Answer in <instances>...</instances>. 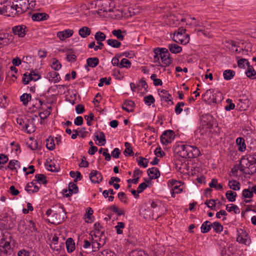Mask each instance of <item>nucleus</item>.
<instances>
[{
	"instance_id": "nucleus-1",
	"label": "nucleus",
	"mask_w": 256,
	"mask_h": 256,
	"mask_svg": "<svg viewBox=\"0 0 256 256\" xmlns=\"http://www.w3.org/2000/svg\"><path fill=\"white\" fill-rule=\"evenodd\" d=\"M256 164V158L253 156H244L240 159L238 168L246 174L252 175L256 172V166L250 167Z\"/></svg>"
},
{
	"instance_id": "nucleus-2",
	"label": "nucleus",
	"mask_w": 256,
	"mask_h": 256,
	"mask_svg": "<svg viewBox=\"0 0 256 256\" xmlns=\"http://www.w3.org/2000/svg\"><path fill=\"white\" fill-rule=\"evenodd\" d=\"M178 153L183 158H192L198 157L200 154L199 149L195 146H190L188 144H182L178 146Z\"/></svg>"
},
{
	"instance_id": "nucleus-3",
	"label": "nucleus",
	"mask_w": 256,
	"mask_h": 256,
	"mask_svg": "<svg viewBox=\"0 0 256 256\" xmlns=\"http://www.w3.org/2000/svg\"><path fill=\"white\" fill-rule=\"evenodd\" d=\"M0 14L14 17L18 15V11L12 0H6L0 3Z\"/></svg>"
},
{
	"instance_id": "nucleus-4",
	"label": "nucleus",
	"mask_w": 256,
	"mask_h": 256,
	"mask_svg": "<svg viewBox=\"0 0 256 256\" xmlns=\"http://www.w3.org/2000/svg\"><path fill=\"white\" fill-rule=\"evenodd\" d=\"M66 212L64 207L59 205L58 207L54 208L53 214L52 216V224H62L66 218Z\"/></svg>"
},
{
	"instance_id": "nucleus-5",
	"label": "nucleus",
	"mask_w": 256,
	"mask_h": 256,
	"mask_svg": "<svg viewBox=\"0 0 256 256\" xmlns=\"http://www.w3.org/2000/svg\"><path fill=\"white\" fill-rule=\"evenodd\" d=\"M186 30L183 28H178V32H175L173 37V40L177 43H180L182 44H186L190 41V36L188 34H186V38H182V34H185Z\"/></svg>"
},
{
	"instance_id": "nucleus-6",
	"label": "nucleus",
	"mask_w": 256,
	"mask_h": 256,
	"mask_svg": "<svg viewBox=\"0 0 256 256\" xmlns=\"http://www.w3.org/2000/svg\"><path fill=\"white\" fill-rule=\"evenodd\" d=\"M18 11V16L26 12L28 9V0H12Z\"/></svg>"
},
{
	"instance_id": "nucleus-7",
	"label": "nucleus",
	"mask_w": 256,
	"mask_h": 256,
	"mask_svg": "<svg viewBox=\"0 0 256 256\" xmlns=\"http://www.w3.org/2000/svg\"><path fill=\"white\" fill-rule=\"evenodd\" d=\"M175 138L174 132L172 130H167L164 131L160 136L161 142L167 146L174 140Z\"/></svg>"
},
{
	"instance_id": "nucleus-8",
	"label": "nucleus",
	"mask_w": 256,
	"mask_h": 256,
	"mask_svg": "<svg viewBox=\"0 0 256 256\" xmlns=\"http://www.w3.org/2000/svg\"><path fill=\"white\" fill-rule=\"evenodd\" d=\"M212 116L209 114H206L203 115L202 118V127L204 128V126H206V129L210 130L212 128L213 123L212 122Z\"/></svg>"
},
{
	"instance_id": "nucleus-9",
	"label": "nucleus",
	"mask_w": 256,
	"mask_h": 256,
	"mask_svg": "<svg viewBox=\"0 0 256 256\" xmlns=\"http://www.w3.org/2000/svg\"><path fill=\"white\" fill-rule=\"evenodd\" d=\"M89 177L91 182L94 184H99L102 180V174L96 170H92Z\"/></svg>"
},
{
	"instance_id": "nucleus-10",
	"label": "nucleus",
	"mask_w": 256,
	"mask_h": 256,
	"mask_svg": "<svg viewBox=\"0 0 256 256\" xmlns=\"http://www.w3.org/2000/svg\"><path fill=\"white\" fill-rule=\"evenodd\" d=\"M27 28L24 25H18L12 28V30L15 35H18L20 38H24L26 35V29Z\"/></svg>"
},
{
	"instance_id": "nucleus-11",
	"label": "nucleus",
	"mask_w": 256,
	"mask_h": 256,
	"mask_svg": "<svg viewBox=\"0 0 256 256\" xmlns=\"http://www.w3.org/2000/svg\"><path fill=\"white\" fill-rule=\"evenodd\" d=\"M74 30H72L67 29L64 31L58 32L57 36L61 40H64L66 38H70L72 36Z\"/></svg>"
},
{
	"instance_id": "nucleus-12",
	"label": "nucleus",
	"mask_w": 256,
	"mask_h": 256,
	"mask_svg": "<svg viewBox=\"0 0 256 256\" xmlns=\"http://www.w3.org/2000/svg\"><path fill=\"white\" fill-rule=\"evenodd\" d=\"M34 120V118H33L30 122V120H28L27 122L25 124L23 127V128L28 134H30L36 130V127L34 126V124L33 123Z\"/></svg>"
},
{
	"instance_id": "nucleus-13",
	"label": "nucleus",
	"mask_w": 256,
	"mask_h": 256,
	"mask_svg": "<svg viewBox=\"0 0 256 256\" xmlns=\"http://www.w3.org/2000/svg\"><path fill=\"white\" fill-rule=\"evenodd\" d=\"M49 18V16L44 12L34 13L32 16V19L34 21H42L46 20Z\"/></svg>"
},
{
	"instance_id": "nucleus-14",
	"label": "nucleus",
	"mask_w": 256,
	"mask_h": 256,
	"mask_svg": "<svg viewBox=\"0 0 256 256\" xmlns=\"http://www.w3.org/2000/svg\"><path fill=\"white\" fill-rule=\"evenodd\" d=\"M40 78V76H38V77L36 78L32 76V72H31L28 76L27 75L26 73H25L24 74V76L22 78V82L24 84H28L30 81V80H34L36 81L38 80H39Z\"/></svg>"
},
{
	"instance_id": "nucleus-15",
	"label": "nucleus",
	"mask_w": 256,
	"mask_h": 256,
	"mask_svg": "<svg viewBox=\"0 0 256 256\" xmlns=\"http://www.w3.org/2000/svg\"><path fill=\"white\" fill-rule=\"evenodd\" d=\"M135 106V104L133 101L132 100H126L122 105V108L123 110L128 112H132L134 111V109H129L128 108V106H130L132 108H134Z\"/></svg>"
},
{
	"instance_id": "nucleus-16",
	"label": "nucleus",
	"mask_w": 256,
	"mask_h": 256,
	"mask_svg": "<svg viewBox=\"0 0 256 256\" xmlns=\"http://www.w3.org/2000/svg\"><path fill=\"white\" fill-rule=\"evenodd\" d=\"M66 244L68 252H72L74 250L75 243L72 238H68L66 240Z\"/></svg>"
},
{
	"instance_id": "nucleus-17",
	"label": "nucleus",
	"mask_w": 256,
	"mask_h": 256,
	"mask_svg": "<svg viewBox=\"0 0 256 256\" xmlns=\"http://www.w3.org/2000/svg\"><path fill=\"white\" fill-rule=\"evenodd\" d=\"M100 135L97 132L95 133V138L98 141L99 146H104L106 142V138L104 134L102 132H99Z\"/></svg>"
},
{
	"instance_id": "nucleus-18",
	"label": "nucleus",
	"mask_w": 256,
	"mask_h": 256,
	"mask_svg": "<svg viewBox=\"0 0 256 256\" xmlns=\"http://www.w3.org/2000/svg\"><path fill=\"white\" fill-rule=\"evenodd\" d=\"M160 92L162 95L160 96L161 100H164L167 102H170V104L172 105L174 102L172 100V96L166 90H162Z\"/></svg>"
},
{
	"instance_id": "nucleus-19",
	"label": "nucleus",
	"mask_w": 256,
	"mask_h": 256,
	"mask_svg": "<svg viewBox=\"0 0 256 256\" xmlns=\"http://www.w3.org/2000/svg\"><path fill=\"white\" fill-rule=\"evenodd\" d=\"M148 175L150 174H154V176L150 177V179H156L160 176V172L158 169L155 167L148 168Z\"/></svg>"
},
{
	"instance_id": "nucleus-20",
	"label": "nucleus",
	"mask_w": 256,
	"mask_h": 256,
	"mask_svg": "<svg viewBox=\"0 0 256 256\" xmlns=\"http://www.w3.org/2000/svg\"><path fill=\"white\" fill-rule=\"evenodd\" d=\"M212 228V224L208 220L205 221L202 224L200 230L202 233L208 232Z\"/></svg>"
},
{
	"instance_id": "nucleus-21",
	"label": "nucleus",
	"mask_w": 256,
	"mask_h": 256,
	"mask_svg": "<svg viewBox=\"0 0 256 256\" xmlns=\"http://www.w3.org/2000/svg\"><path fill=\"white\" fill-rule=\"evenodd\" d=\"M91 33L90 29L87 26H83L78 30V34L81 37L86 38L90 35Z\"/></svg>"
},
{
	"instance_id": "nucleus-22",
	"label": "nucleus",
	"mask_w": 256,
	"mask_h": 256,
	"mask_svg": "<svg viewBox=\"0 0 256 256\" xmlns=\"http://www.w3.org/2000/svg\"><path fill=\"white\" fill-rule=\"evenodd\" d=\"M168 48L172 54H178L182 51V48L175 44H169Z\"/></svg>"
},
{
	"instance_id": "nucleus-23",
	"label": "nucleus",
	"mask_w": 256,
	"mask_h": 256,
	"mask_svg": "<svg viewBox=\"0 0 256 256\" xmlns=\"http://www.w3.org/2000/svg\"><path fill=\"white\" fill-rule=\"evenodd\" d=\"M87 66L91 68H95L96 66L98 63L99 60L98 58H89L86 60Z\"/></svg>"
},
{
	"instance_id": "nucleus-24",
	"label": "nucleus",
	"mask_w": 256,
	"mask_h": 256,
	"mask_svg": "<svg viewBox=\"0 0 256 256\" xmlns=\"http://www.w3.org/2000/svg\"><path fill=\"white\" fill-rule=\"evenodd\" d=\"M236 143L239 146L238 150L243 152L246 149L244 139L243 138L239 137L236 140Z\"/></svg>"
},
{
	"instance_id": "nucleus-25",
	"label": "nucleus",
	"mask_w": 256,
	"mask_h": 256,
	"mask_svg": "<svg viewBox=\"0 0 256 256\" xmlns=\"http://www.w3.org/2000/svg\"><path fill=\"white\" fill-rule=\"evenodd\" d=\"M223 76L225 80H230L235 76V72L231 70H225L224 72Z\"/></svg>"
},
{
	"instance_id": "nucleus-26",
	"label": "nucleus",
	"mask_w": 256,
	"mask_h": 256,
	"mask_svg": "<svg viewBox=\"0 0 256 256\" xmlns=\"http://www.w3.org/2000/svg\"><path fill=\"white\" fill-rule=\"evenodd\" d=\"M228 186L234 190H238L240 188V183L236 180H231L228 182Z\"/></svg>"
},
{
	"instance_id": "nucleus-27",
	"label": "nucleus",
	"mask_w": 256,
	"mask_h": 256,
	"mask_svg": "<svg viewBox=\"0 0 256 256\" xmlns=\"http://www.w3.org/2000/svg\"><path fill=\"white\" fill-rule=\"evenodd\" d=\"M237 194L236 192L232 190H228L226 194V196L228 200L230 202H234L236 200Z\"/></svg>"
},
{
	"instance_id": "nucleus-28",
	"label": "nucleus",
	"mask_w": 256,
	"mask_h": 256,
	"mask_svg": "<svg viewBox=\"0 0 256 256\" xmlns=\"http://www.w3.org/2000/svg\"><path fill=\"white\" fill-rule=\"evenodd\" d=\"M106 42L110 46L114 48H118L122 44L120 42L115 39H108Z\"/></svg>"
},
{
	"instance_id": "nucleus-29",
	"label": "nucleus",
	"mask_w": 256,
	"mask_h": 256,
	"mask_svg": "<svg viewBox=\"0 0 256 256\" xmlns=\"http://www.w3.org/2000/svg\"><path fill=\"white\" fill-rule=\"evenodd\" d=\"M226 210L228 212L234 211L236 214H238L240 212V210L238 207L234 204H227L226 206Z\"/></svg>"
},
{
	"instance_id": "nucleus-30",
	"label": "nucleus",
	"mask_w": 256,
	"mask_h": 256,
	"mask_svg": "<svg viewBox=\"0 0 256 256\" xmlns=\"http://www.w3.org/2000/svg\"><path fill=\"white\" fill-rule=\"evenodd\" d=\"M108 209L112 210L114 213L116 214L118 216H120L124 214V210H120L115 205H112L109 206Z\"/></svg>"
},
{
	"instance_id": "nucleus-31",
	"label": "nucleus",
	"mask_w": 256,
	"mask_h": 256,
	"mask_svg": "<svg viewBox=\"0 0 256 256\" xmlns=\"http://www.w3.org/2000/svg\"><path fill=\"white\" fill-rule=\"evenodd\" d=\"M246 74L247 76L250 79L256 78V77L255 76H256V72L252 66H248V68L246 71Z\"/></svg>"
},
{
	"instance_id": "nucleus-32",
	"label": "nucleus",
	"mask_w": 256,
	"mask_h": 256,
	"mask_svg": "<svg viewBox=\"0 0 256 256\" xmlns=\"http://www.w3.org/2000/svg\"><path fill=\"white\" fill-rule=\"evenodd\" d=\"M218 199L216 200H214V199H210V200H207L205 202L204 204L207 206L209 208H210L212 210H216V201H218Z\"/></svg>"
},
{
	"instance_id": "nucleus-33",
	"label": "nucleus",
	"mask_w": 256,
	"mask_h": 256,
	"mask_svg": "<svg viewBox=\"0 0 256 256\" xmlns=\"http://www.w3.org/2000/svg\"><path fill=\"white\" fill-rule=\"evenodd\" d=\"M46 148L50 150H54L55 148V144H54V138H52L51 136H50L48 138H47L46 140Z\"/></svg>"
},
{
	"instance_id": "nucleus-34",
	"label": "nucleus",
	"mask_w": 256,
	"mask_h": 256,
	"mask_svg": "<svg viewBox=\"0 0 256 256\" xmlns=\"http://www.w3.org/2000/svg\"><path fill=\"white\" fill-rule=\"evenodd\" d=\"M212 228H214V231L218 234L222 232L224 228L223 226L218 222L212 223Z\"/></svg>"
},
{
	"instance_id": "nucleus-35",
	"label": "nucleus",
	"mask_w": 256,
	"mask_h": 256,
	"mask_svg": "<svg viewBox=\"0 0 256 256\" xmlns=\"http://www.w3.org/2000/svg\"><path fill=\"white\" fill-rule=\"evenodd\" d=\"M48 75L49 76L50 78H52L54 83L59 82L60 80L58 73L55 71L50 72Z\"/></svg>"
},
{
	"instance_id": "nucleus-36",
	"label": "nucleus",
	"mask_w": 256,
	"mask_h": 256,
	"mask_svg": "<svg viewBox=\"0 0 256 256\" xmlns=\"http://www.w3.org/2000/svg\"><path fill=\"white\" fill-rule=\"evenodd\" d=\"M35 178H36L37 182L40 183L41 182L44 184H46L48 183V181L46 180V177L44 174H36L35 176Z\"/></svg>"
},
{
	"instance_id": "nucleus-37",
	"label": "nucleus",
	"mask_w": 256,
	"mask_h": 256,
	"mask_svg": "<svg viewBox=\"0 0 256 256\" xmlns=\"http://www.w3.org/2000/svg\"><path fill=\"white\" fill-rule=\"evenodd\" d=\"M30 99V94H24L20 97V100L22 102V104L24 106H26Z\"/></svg>"
},
{
	"instance_id": "nucleus-38",
	"label": "nucleus",
	"mask_w": 256,
	"mask_h": 256,
	"mask_svg": "<svg viewBox=\"0 0 256 256\" xmlns=\"http://www.w3.org/2000/svg\"><path fill=\"white\" fill-rule=\"evenodd\" d=\"M136 161L140 166H142L143 168L147 167L148 162V159L144 158L142 156H140L138 158H136Z\"/></svg>"
},
{
	"instance_id": "nucleus-39",
	"label": "nucleus",
	"mask_w": 256,
	"mask_h": 256,
	"mask_svg": "<svg viewBox=\"0 0 256 256\" xmlns=\"http://www.w3.org/2000/svg\"><path fill=\"white\" fill-rule=\"evenodd\" d=\"M132 63L128 59L126 58H124L121 60L120 62V68H130L131 66Z\"/></svg>"
},
{
	"instance_id": "nucleus-40",
	"label": "nucleus",
	"mask_w": 256,
	"mask_h": 256,
	"mask_svg": "<svg viewBox=\"0 0 256 256\" xmlns=\"http://www.w3.org/2000/svg\"><path fill=\"white\" fill-rule=\"evenodd\" d=\"M218 180L216 178H212L211 182L209 184L210 188H213L216 190H222V186L219 184H218Z\"/></svg>"
},
{
	"instance_id": "nucleus-41",
	"label": "nucleus",
	"mask_w": 256,
	"mask_h": 256,
	"mask_svg": "<svg viewBox=\"0 0 256 256\" xmlns=\"http://www.w3.org/2000/svg\"><path fill=\"white\" fill-rule=\"evenodd\" d=\"M144 101L146 105L150 106L155 102V99L152 95H148L144 97Z\"/></svg>"
},
{
	"instance_id": "nucleus-42",
	"label": "nucleus",
	"mask_w": 256,
	"mask_h": 256,
	"mask_svg": "<svg viewBox=\"0 0 256 256\" xmlns=\"http://www.w3.org/2000/svg\"><path fill=\"white\" fill-rule=\"evenodd\" d=\"M94 38L96 41H104L106 38V35L104 32L99 31L96 33Z\"/></svg>"
},
{
	"instance_id": "nucleus-43",
	"label": "nucleus",
	"mask_w": 256,
	"mask_h": 256,
	"mask_svg": "<svg viewBox=\"0 0 256 256\" xmlns=\"http://www.w3.org/2000/svg\"><path fill=\"white\" fill-rule=\"evenodd\" d=\"M122 31L121 30H114L112 31V34L116 37V38L120 40H122L124 39V36L122 34Z\"/></svg>"
},
{
	"instance_id": "nucleus-44",
	"label": "nucleus",
	"mask_w": 256,
	"mask_h": 256,
	"mask_svg": "<svg viewBox=\"0 0 256 256\" xmlns=\"http://www.w3.org/2000/svg\"><path fill=\"white\" fill-rule=\"evenodd\" d=\"M242 196L244 198H252L254 196V193L252 190L250 189H244L242 191Z\"/></svg>"
},
{
	"instance_id": "nucleus-45",
	"label": "nucleus",
	"mask_w": 256,
	"mask_h": 256,
	"mask_svg": "<svg viewBox=\"0 0 256 256\" xmlns=\"http://www.w3.org/2000/svg\"><path fill=\"white\" fill-rule=\"evenodd\" d=\"M124 146H126V149L125 150H124V154L126 156H127V154H126V152H127V150H130V153H128V156H132L134 154V152H133V150H132V148L131 146V144L130 142H126L124 143Z\"/></svg>"
},
{
	"instance_id": "nucleus-46",
	"label": "nucleus",
	"mask_w": 256,
	"mask_h": 256,
	"mask_svg": "<svg viewBox=\"0 0 256 256\" xmlns=\"http://www.w3.org/2000/svg\"><path fill=\"white\" fill-rule=\"evenodd\" d=\"M61 64L59 61L56 58H52V68L54 70H58L61 68Z\"/></svg>"
},
{
	"instance_id": "nucleus-47",
	"label": "nucleus",
	"mask_w": 256,
	"mask_h": 256,
	"mask_svg": "<svg viewBox=\"0 0 256 256\" xmlns=\"http://www.w3.org/2000/svg\"><path fill=\"white\" fill-rule=\"evenodd\" d=\"M184 102H179L176 104L174 111L176 114H180L182 112V107L184 106Z\"/></svg>"
},
{
	"instance_id": "nucleus-48",
	"label": "nucleus",
	"mask_w": 256,
	"mask_h": 256,
	"mask_svg": "<svg viewBox=\"0 0 256 256\" xmlns=\"http://www.w3.org/2000/svg\"><path fill=\"white\" fill-rule=\"evenodd\" d=\"M111 78H109L108 79L106 78H102L100 80V82L98 84L99 87H102L104 86V84L105 83L106 85H109L110 84Z\"/></svg>"
},
{
	"instance_id": "nucleus-49",
	"label": "nucleus",
	"mask_w": 256,
	"mask_h": 256,
	"mask_svg": "<svg viewBox=\"0 0 256 256\" xmlns=\"http://www.w3.org/2000/svg\"><path fill=\"white\" fill-rule=\"evenodd\" d=\"M32 186H30V184L28 182L26 185L25 190L28 193H30L31 192H32V193H35V192H37L39 190V187L38 186H34V188L32 190H31V189L29 188H32Z\"/></svg>"
},
{
	"instance_id": "nucleus-50",
	"label": "nucleus",
	"mask_w": 256,
	"mask_h": 256,
	"mask_svg": "<svg viewBox=\"0 0 256 256\" xmlns=\"http://www.w3.org/2000/svg\"><path fill=\"white\" fill-rule=\"evenodd\" d=\"M18 161L17 160H11L8 162V166H7L8 168H9L10 170H16V172H17V170L16 168L15 167V166L18 164Z\"/></svg>"
},
{
	"instance_id": "nucleus-51",
	"label": "nucleus",
	"mask_w": 256,
	"mask_h": 256,
	"mask_svg": "<svg viewBox=\"0 0 256 256\" xmlns=\"http://www.w3.org/2000/svg\"><path fill=\"white\" fill-rule=\"evenodd\" d=\"M8 238L9 240L5 242L2 246H2L3 248L5 249L4 252L6 254H7L8 252V250H10L11 248L10 243L11 242V240L12 238V236H10Z\"/></svg>"
},
{
	"instance_id": "nucleus-52",
	"label": "nucleus",
	"mask_w": 256,
	"mask_h": 256,
	"mask_svg": "<svg viewBox=\"0 0 256 256\" xmlns=\"http://www.w3.org/2000/svg\"><path fill=\"white\" fill-rule=\"evenodd\" d=\"M172 62V58L170 57V56L168 57H166V60H164V62H162V64H160V66L162 67H166L167 66H169Z\"/></svg>"
},
{
	"instance_id": "nucleus-53",
	"label": "nucleus",
	"mask_w": 256,
	"mask_h": 256,
	"mask_svg": "<svg viewBox=\"0 0 256 256\" xmlns=\"http://www.w3.org/2000/svg\"><path fill=\"white\" fill-rule=\"evenodd\" d=\"M118 196L122 202H124V204L128 202L126 201L127 197L124 192H119L118 194Z\"/></svg>"
},
{
	"instance_id": "nucleus-54",
	"label": "nucleus",
	"mask_w": 256,
	"mask_h": 256,
	"mask_svg": "<svg viewBox=\"0 0 256 256\" xmlns=\"http://www.w3.org/2000/svg\"><path fill=\"white\" fill-rule=\"evenodd\" d=\"M92 249L93 252H96L98 250L99 248L102 246V244L100 242H92Z\"/></svg>"
},
{
	"instance_id": "nucleus-55",
	"label": "nucleus",
	"mask_w": 256,
	"mask_h": 256,
	"mask_svg": "<svg viewBox=\"0 0 256 256\" xmlns=\"http://www.w3.org/2000/svg\"><path fill=\"white\" fill-rule=\"evenodd\" d=\"M82 162L79 164V166L84 167V168H88V162L86 160V158L84 156H82L81 158Z\"/></svg>"
},
{
	"instance_id": "nucleus-56",
	"label": "nucleus",
	"mask_w": 256,
	"mask_h": 256,
	"mask_svg": "<svg viewBox=\"0 0 256 256\" xmlns=\"http://www.w3.org/2000/svg\"><path fill=\"white\" fill-rule=\"evenodd\" d=\"M148 186L146 182L141 183L137 188L138 193L142 192Z\"/></svg>"
},
{
	"instance_id": "nucleus-57",
	"label": "nucleus",
	"mask_w": 256,
	"mask_h": 256,
	"mask_svg": "<svg viewBox=\"0 0 256 256\" xmlns=\"http://www.w3.org/2000/svg\"><path fill=\"white\" fill-rule=\"evenodd\" d=\"M76 110L77 114H80L83 113L84 110V105L81 104H78L76 106Z\"/></svg>"
},
{
	"instance_id": "nucleus-58",
	"label": "nucleus",
	"mask_w": 256,
	"mask_h": 256,
	"mask_svg": "<svg viewBox=\"0 0 256 256\" xmlns=\"http://www.w3.org/2000/svg\"><path fill=\"white\" fill-rule=\"evenodd\" d=\"M84 122V120L82 116H77L74 120V124L76 126H81L82 124Z\"/></svg>"
},
{
	"instance_id": "nucleus-59",
	"label": "nucleus",
	"mask_w": 256,
	"mask_h": 256,
	"mask_svg": "<svg viewBox=\"0 0 256 256\" xmlns=\"http://www.w3.org/2000/svg\"><path fill=\"white\" fill-rule=\"evenodd\" d=\"M120 151L118 148H115L112 152V156L114 158H118L120 157Z\"/></svg>"
},
{
	"instance_id": "nucleus-60",
	"label": "nucleus",
	"mask_w": 256,
	"mask_h": 256,
	"mask_svg": "<svg viewBox=\"0 0 256 256\" xmlns=\"http://www.w3.org/2000/svg\"><path fill=\"white\" fill-rule=\"evenodd\" d=\"M8 160V156L4 154H0V164H4Z\"/></svg>"
},
{
	"instance_id": "nucleus-61",
	"label": "nucleus",
	"mask_w": 256,
	"mask_h": 256,
	"mask_svg": "<svg viewBox=\"0 0 256 256\" xmlns=\"http://www.w3.org/2000/svg\"><path fill=\"white\" fill-rule=\"evenodd\" d=\"M66 60L68 62H76V56L72 53L70 54H68L66 56Z\"/></svg>"
},
{
	"instance_id": "nucleus-62",
	"label": "nucleus",
	"mask_w": 256,
	"mask_h": 256,
	"mask_svg": "<svg viewBox=\"0 0 256 256\" xmlns=\"http://www.w3.org/2000/svg\"><path fill=\"white\" fill-rule=\"evenodd\" d=\"M69 187H70L74 191V194H77L78 192V188L74 182H70L69 183Z\"/></svg>"
},
{
	"instance_id": "nucleus-63",
	"label": "nucleus",
	"mask_w": 256,
	"mask_h": 256,
	"mask_svg": "<svg viewBox=\"0 0 256 256\" xmlns=\"http://www.w3.org/2000/svg\"><path fill=\"white\" fill-rule=\"evenodd\" d=\"M21 63V60L18 57H16L12 60V64L14 66H19Z\"/></svg>"
},
{
	"instance_id": "nucleus-64",
	"label": "nucleus",
	"mask_w": 256,
	"mask_h": 256,
	"mask_svg": "<svg viewBox=\"0 0 256 256\" xmlns=\"http://www.w3.org/2000/svg\"><path fill=\"white\" fill-rule=\"evenodd\" d=\"M18 256H30V252L25 250H22L18 252Z\"/></svg>"
}]
</instances>
